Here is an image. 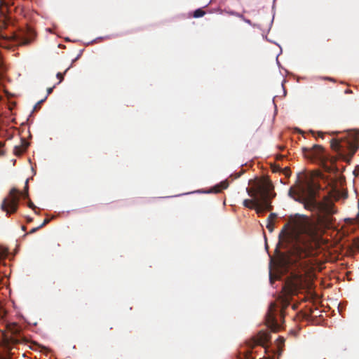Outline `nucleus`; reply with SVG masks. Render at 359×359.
<instances>
[{
	"mask_svg": "<svg viewBox=\"0 0 359 359\" xmlns=\"http://www.w3.org/2000/svg\"><path fill=\"white\" fill-rule=\"evenodd\" d=\"M320 187L314 182L313 177L299 173L295 184L288 191L290 197L304 205L305 209L314 212V219L304 215L296 214L289 217L281 233L287 234V230L292 226V231L297 236H305L310 240H315L323 228H328L332 222V215L336 212L333 202L325 196L322 201L316 200Z\"/></svg>",
	"mask_w": 359,
	"mask_h": 359,
	"instance_id": "1",
	"label": "nucleus"
},
{
	"mask_svg": "<svg viewBox=\"0 0 359 359\" xmlns=\"http://www.w3.org/2000/svg\"><path fill=\"white\" fill-rule=\"evenodd\" d=\"M273 189L274 187L271 182L268 180L255 182L253 187L247 188V193L250 197L259 195L258 204L254 208L257 214L272 210L273 206L271 201L276 196Z\"/></svg>",
	"mask_w": 359,
	"mask_h": 359,
	"instance_id": "2",
	"label": "nucleus"
},
{
	"mask_svg": "<svg viewBox=\"0 0 359 359\" xmlns=\"http://www.w3.org/2000/svg\"><path fill=\"white\" fill-rule=\"evenodd\" d=\"M291 299L289 294H284L280 296L278 304L276 302L270 304L266 316V325L272 332H277L280 330L281 324L278 322L277 314L280 313V320L283 321L285 310L290 305Z\"/></svg>",
	"mask_w": 359,
	"mask_h": 359,
	"instance_id": "3",
	"label": "nucleus"
},
{
	"mask_svg": "<svg viewBox=\"0 0 359 359\" xmlns=\"http://www.w3.org/2000/svg\"><path fill=\"white\" fill-rule=\"evenodd\" d=\"M358 141L355 133H348L341 137L333 138L330 141V147L338 153V157H352L357 151H359Z\"/></svg>",
	"mask_w": 359,
	"mask_h": 359,
	"instance_id": "4",
	"label": "nucleus"
},
{
	"mask_svg": "<svg viewBox=\"0 0 359 359\" xmlns=\"http://www.w3.org/2000/svg\"><path fill=\"white\" fill-rule=\"evenodd\" d=\"M25 189L23 193H20L16 188L11 189L9 194L3 200L1 208L6 212V215H10L17 211L20 194L25 198L28 196V180L25 182Z\"/></svg>",
	"mask_w": 359,
	"mask_h": 359,
	"instance_id": "5",
	"label": "nucleus"
},
{
	"mask_svg": "<svg viewBox=\"0 0 359 359\" xmlns=\"http://www.w3.org/2000/svg\"><path fill=\"white\" fill-rule=\"evenodd\" d=\"M35 37V32L31 27H26L15 35V40L20 45L25 46L30 44Z\"/></svg>",
	"mask_w": 359,
	"mask_h": 359,
	"instance_id": "6",
	"label": "nucleus"
},
{
	"mask_svg": "<svg viewBox=\"0 0 359 359\" xmlns=\"http://www.w3.org/2000/svg\"><path fill=\"white\" fill-rule=\"evenodd\" d=\"M270 333L260 331L247 343L248 346L252 350L255 346L259 345L266 348V344L270 341Z\"/></svg>",
	"mask_w": 359,
	"mask_h": 359,
	"instance_id": "7",
	"label": "nucleus"
},
{
	"mask_svg": "<svg viewBox=\"0 0 359 359\" xmlns=\"http://www.w3.org/2000/svg\"><path fill=\"white\" fill-rule=\"evenodd\" d=\"M320 168L325 172L329 173H335L338 172L339 168L336 165L337 158H316Z\"/></svg>",
	"mask_w": 359,
	"mask_h": 359,
	"instance_id": "8",
	"label": "nucleus"
},
{
	"mask_svg": "<svg viewBox=\"0 0 359 359\" xmlns=\"http://www.w3.org/2000/svg\"><path fill=\"white\" fill-rule=\"evenodd\" d=\"M229 186V182L228 180H225L208 190H203V193H220L222 190L226 189Z\"/></svg>",
	"mask_w": 359,
	"mask_h": 359,
	"instance_id": "9",
	"label": "nucleus"
},
{
	"mask_svg": "<svg viewBox=\"0 0 359 359\" xmlns=\"http://www.w3.org/2000/svg\"><path fill=\"white\" fill-rule=\"evenodd\" d=\"M29 147V143L26 140L22 139L20 141V144L14 147L13 154L15 156L22 155Z\"/></svg>",
	"mask_w": 359,
	"mask_h": 359,
	"instance_id": "10",
	"label": "nucleus"
},
{
	"mask_svg": "<svg viewBox=\"0 0 359 359\" xmlns=\"http://www.w3.org/2000/svg\"><path fill=\"white\" fill-rule=\"evenodd\" d=\"M252 198V199H245L243 201V204L245 208L254 209L256 205L258 204L259 195L257 194L256 196Z\"/></svg>",
	"mask_w": 359,
	"mask_h": 359,
	"instance_id": "11",
	"label": "nucleus"
},
{
	"mask_svg": "<svg viewBox=\"0 0 359 359\" xmlns=\"http://www.w3.org/2000/svg\"><path fill=\"white\" fill-rule=\"evenodd\" d=\"M271 168L273 172H282L285 175V177H288L290 176L291 171L288 167H285L283 169L279 165L271 164Z\"/></svg>",
	"mask_w": 359,
	"mask_h": 359,
	"instance_id": "12",
	"label": "nucleus"
},
{
	"mask_svg": "<svg viewBox=\"0 0 359 359\" xmlns=\"http://www.w3.org/2000/svg\"><path fill=\"white\" fill-rule=\"evenodd\" d=\"M303 150L305 151H313L314 156L320 154L323 152V147L318 144H313L311 147H304Z\"/></svg>",
	"mask_w": 359,
	"mask_h": 359,
	"instance_id": "13",
	"label": "nucleus"
},
{
	"mask_svg": "<svg viewBox=\"0 0 359 359\" xmlns=\"http://www.w3.org/2000/svg\"><path fill=\"white\" fill-rule=\"evenodd\" d=\"M350 249L351 251L359 252V238H353L352 243L350 246Z\"/></svg>",
	"mask_w": 359,
	"mask_h": 359,
	"instance_id": "14",
	"label": "nucleus"
},
{
	"mask_svg": "<svg viewBox=\"0 0 359 359\" xmlns=\"http://www.w3.org/2000/svg\"><path fill=\"white\" fill-rule=\"evenodd\" d=\"M205 14V12L203 10L198 8L194 12L193 16L196 18H198L203 17Z\"/></svg>",
	"mask_w": 359,
	"mask_h": 359,
	"instance_id": "15",
	"label": "nucleus"
},
{
	"mask_svg": "<svg viewBox=\"0 0 359 359\" xmlns=\"http://www.w3.org/2000/svg\"><path fill=\"white\" fill-rule=\"evenodd\" d=\"M10 330L13 334H18L20 332V329L16 324L11 325Z\"/></svg>",
	"mask_w": 359,
	"mask_h": 359,
	"instance_id": "16",
	"label": "nucleus"
},
{
	"mask_svg": "<svg viewBox=\"0 0 359 359\" xmlns=\"http://www.w3.org/2000/svg\"><path fill=\"white\" fill-rule=\"evenodd\" d=\"M72 67V65L70 67H69L63 74L60 73V72H58L56 75L57 78L59 79V82L57 83V84H59L60 83H61L63 79H64V74H66V72L69 69V68Z\"/></svg>",
	"mask_w": 359,
	"mask_h": 359,
	"instance_id": "17",
	"label": "nucleus"
},
{
	"mask_svg": "<svg viewBox=\"0 0 359 359\" xmlns=\"http://www.w3.org/2000/svg\"><path fill=\"white\" fill-rule=\"evenodd\" d=\"M266 229L272 232L274 229V224L273 222L267 221L266 224Z\"/></svg>",
	"mask_w": 359,
	"mask_h": 359,
	"instance_id": "18",
	"label": "nucleus"
},
{
	"mask_svg": "<svg viewBox=\"0 0 359 359\" xmlns=\"http://www.w3.org/2000/svg\"><path fill=\"white\" fill-rule=\"evenodd\" d=\"M284 341H285V339L283 337H279L277 340H276V343H277V346H278V348L280 349V346L281 345H283L284 344Z\"/></svg>",
	"mask_w": 359,
	"mask_h": 359,
	"instance_id": "19",
	"label": "nucleus"
},
{
	"mask_svg": "<svg viewBox=\"0 0 359 359\" xmlns=\"http://www.w3.org/2000/svg\"><path fill=\"white\" fill-rule=\"evenodd\" d=\"M245 359H255V358L252 355V352L251 350L248 351L245 354Z\"/></svg>",
	"mask_w": 359,
	"mask_h": 359,
	"instance_id": "20",
	"label": "nucleus"
},
{
	"mask_svg": "<svg viewBox=\"0 0 359 359\" xmlns=\"http://www.w3.org/2000/svg\"><path fill=\"white\" fill-rule=\"evenodd\" d=\"M46 99V97L44 99H43V100H41L39 101V102H38L34 105V110H37V109H40V107H41V104L44 102V100H45Z\"/></svg>",
	"mask_w": 359,
	"mask_h": 359,
	"instance_id": "21",
	"label": "nucleus"
},
{
	"mask_svg": "<svg viewBox=\"0 0 359 359\" xmlns=\"http://www.w3.org/2000/svg\"><path fill=\"white\" fill-rule=\"evenodd\" d=\"M277 217V215L276 213H271L268 217L267 221L273 222Z\"/></svg>",
	"mask_w": 359,
	"mask_h": 359,
	"instance_id": "22",
	"label": "nucleus"
},
{
	"mask_svg": "<svg viewBox=\"0 0 359 359\" xmlns=\"http://www.w3.org/2000/svg\"><path fill=\"white\" fill-rule=\"evenodd\" d=\"M28 207H29V208H32V210H34V212H35V213H36V214L38 213V212L36 211V207L35 206V205H34V204L31 201H29L28 202Z\"/></svg>",
	"mask_w": 359,
	"mask_h": 359,
	"instance_id": "23",
	"label": "nucleus"
},
{
	"mask_svg": "<svg viewBox=\"0 0 359 359\" xmlns=\"http://www.w3.org/2000/svg\"><path fill=\"white\" fill-rule=\"evenodd\" d=\"M49 222H50L49 219H45L44 221L43 222V223L39 226V227L42 228L43 226H44L47 224H48Z\"/></svg>",
	"mask_w": 359,
	"mask_h": 359,
	"instance_id": "24",
	"label": "nucleus"
},
{
	"mask_svg": "<svg viewBox=\"0 0 359 359\" xmlns=\"http://www.w3.org/2000/svg\"><path fill=\"white\" fill-rule=\"evenodd\" d=\"M39 229H41V227H39V226L37 227L33 228L32 229L30 230L29 233H33L36 232L37 230H39Z\"/></svg>",
	"mask_w": 359,
	"mask_h": 359,
	"instance_id": "25",
	"label": "nucleus"
},
{
	"mask_svg": "<svg viewBox=\"0 0 359 359\" xmlns=\"http://www.w3.org/2000/svg\"><path fill=\"white\" fill-rule=\"evenodd\" d=\"M54 88H55V86L53 87H50V88H47V94L50 95L53 92Z\"/></svg>",
	"mask_w": 359,
	"mask_h": 359,
	"instance_id": "26",
	"label": "nucleus"
},
{
	"mask_svg": "<svg viewBox=\"0 0 359 359\" xmlns=\"http://www.w3.org/2000/svg\"><path fill=\"white\" fill-rule=\"evenodd\" d=\"M275 157L283 158V157H287V156L286 155H283V154H276Z\"/></svg>",
	"mask_w": 359,
	"mask_h": 359,
	"instance_id": "27",
	"label": "nucleus"
},
{
	"mask_svg": "<svg viewBox=\"0 0 359 359\" xmlns=\"http://www.w3.org/2000/svg\"><path fill=\"white\" fill-rule=\"evenodd\" d=\"M324 79L329 80V81H333V82L335 81V80L333 78H331V77H325Z\"/></svg>",
	"mask_w": 359,
	"mask_h": 359,
	"instance_id": "28",
	"label": "nucleus"
},
{
	"mask_svg": "<svg viewBox=\"0 0 359 359\" xmlns=\"http://www.w3.org/2000/svg\"><path fill=\"white\" fill-rule=\"evenodd\" d=\"M324 135H325L324 133H322V132H318V137H323Z\"/></svg>",
	"mask_w": 359,
	"mask_h": 359,
	"instance_id": "29",
	"label": "nucleus"
},
{
	"mask_svg": "<svg viewBox=\"0 0 359 359\" xmlns=\"http://www.w3.org/2000/svg\"><path fill=\"white\" fill-rule=\"evenodd\" d=\"M297 306H298V305L297 304H294L292 306V308L293 310H296L297 309Z\"/></svg>",
	"mask_w": 359,
	"mask_h": 359,
	"instance_id": "30",
	"label": "nucleus"
},
{
	"mask_svg": "<svg viewBox=\"0 0 359 359\" xmlns=\"http://www.w3.org/2000/svg\"><path fill=\"white\" fill-rule=\"evenodd\" d=\"M27 222L29 223V222H32V217H27Z\"/></svg>",
	"mask_w": 359,
	"mask_h": 359,
	"instance_id": "31",
	"label": "nucleus"
},
{
	"mask_svg": "<svg viewBox=\"0 0 359 359\" xmlns=\"http://www.w3.org/2000/svg\"><path fill=\"white\" fill-rule=\"evenodd\" d=\"M312 151V152H311V154H313V157H316V155H315V156H314L313 151ZM304 157H310V156H307V155H305V156H304Z\"/></svg>",
	"mask_w": 359,
	"mask_h": 359,
	"instance_id": "32",
	"label": "nucleus"
},
{
	"mask_svg": "<svg viewBox=\"0 0 359 359\" xmlns=\"http://www.w3.org/2000/svg\"><path fill=\"white\" fill-rule=\"evenodd\" d=\"M241 175V173L237 174L235 177V178H238Z\"/></svg>",
	"mask_w": 359,
	"mask_h": 359,
	"instance_id": "33",
	"label": "nucleus"
},
{
	"mask_svg": "<svg viewBox=\"0 0 359 359\" xmlns=\"http://www.w3.org/2000/svg\"><path fill=\"white\" fill-rule=\"evenodd\" d=\"M310 133H311L313 136H315L316 133H315L314 131L311 130V131H310Z\"/></svg>",
	"mask_w": 359,
	"mask_h": 359,
	"instance_id": "34",
	"label": "nucleus"
},
{
	"mask_svg": "<svg viewBox=\"0 0 359 359\" xmlns=\"http://www.w3.org/2000/svg\"><path fill=\"white\" fill-rule=\"evenodd\" d=\"M299 132L302 133L303 135H304V133L302 130H299Z\"/></svg>",
	"mask_w": 359,
	"mask_h": 359,
	"instance_id": "35",
	"label": "nucleus"
},
{
	"mask_svg": "<svg viewBox=\"0 0 359 359\" xmlns=\"http://www.w3.org/2000/svg\"><path fill=\"white\" fill-rule=\"evenodd\" d=\"M22 229L23 231H25L26 227H25V226H22Z\"/></svg>",
	"mask_w": 359,
	"mask_h": 359,
	"instance_id": "36",
	"label": "nucleus"
},
{
	"mask_svg": "<svg viewBox=\"0 0 359 359\" xmlns=\"http://www.w3.org/2000/svg\"><path fill=\"white\" fill-rule=\"evenodd\" d=\"M29 162L30 164L32 163H31V158H29Z\"/></svg>",
	"mask_w": 359,
	"mask_h": 359,
	"instance_id": "37",
	"label": "nucleus"
},
{
	"mask_svg": "<svg viewBox=\"0 0 359 359\" xmlns=\"http://www.w3.org/2000/svg\"><path fill=\"white\" fill-rule=\"evenodd\" d=\"M323 359H326V358H323Z\"/></svg>",
	"mask_w": 359,
	"mask_h": 359,
	"instance_id": "38",
	"label": "nucleus"
}]
</instances>
